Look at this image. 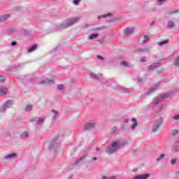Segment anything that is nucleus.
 I'll list each match as a JSON object with an SVG mask.
<instances>
[{"label":"nucleus","mask_w":179,"mask_h":179,"mask_svg":"<svg viewBox=\"0 0 179 179\" xmlns=\"http://www.w3.org/2000/svg\"><path fill=\"white\" fill-rule=\"evenodd\" d=\"M80 20V17H75L72 18L67 19L64 20L62 24L59 25H56L55 27V30L56 31H59L61 30H64V29H68V27H71L75 24V23H78Z\"/></svg>","instance_id":"1"},{"label":"nucleus","mask_w":179,"mask_h":179,"mask_svg":"<svg viewBox=\"0 0 179 179\" xmlns=\"http://www.w3.org/2000/svg\"><path fill=\"white\" fill-rule=\"evenodd\" d=\"M127 142L124 140H117L115 141H113L110 145H108V148L106 150V153H114L118 148H122L124 146Z\"/></svg>","instance_id":"2"},{"label":"nucleus","mask_w":179,"mask_h":179,"mask_svg":"<svg viewBox=\"0 0 179 179\" xmlns=\"http://www.w3.org/2000/svg\"><path fill=\"white\" fill-rule=\"evenodd\" d=\"M163 122H164L163 117H159L158 119H157L152 126V132H157V131L160 129V127L163 125Z\"/></svg>","instance_id":"3"},{"label":"nucleus","mask_w":179,"mask_h":179,"mask_svg":"<svg viewBox=\"0 0 179 179\" xmlns=\"http://www.w3.org/2000/svg\"><path fill=\"white\" fill-rule=\"evenodd\" d=\"M15 104V101L10 99L6 101L3 105L0 107V113H5L8 108H11L12 106Z\"/></svg>","instance_id":"4"},{"label":"nucleus","mask_w":179,"mask_h":179,"mask_svg":"<svg viewBox=\"0 0 179 179\" xmlns=\"http://www.w3.org/2000/svg\"><path fill=\"white\" fill-rule=\"evenodd\" d=\"M96 124L97 123L96 122L95 120H91L85 124V126L84 127L83 130V131H90V129H93V128H94V127H96Z\"/></svg>","instance_id":"5"},{"label":"nucleus","mask_w":179,"mask_h":179,"mask_svg":"<svg viewBox=\"0 0 179 179\" xmlns=\"http://www.w3.org/2000/svg\"><path fill=\"white\" fill-rule=\"evenodd\" d=\"M58 136H56L55 138L52 140V141L49 144L50 150H52V149H55L59 146V144L57 143V141H58Z\"/></svg>","instance_id":"6"},{"label":"nucleus","mask_w":179,"mask_h":179,"mask_svg":"<svg viewBox=\"0 0 179 179\" xmlns=\"http://www.w3.org/2000/svg\"><path fill=\"white\" fill-rule=\"evenodd\" d=\"M135 30H136L135 27H127L123 30V32H124V36H131V34H133V33L135 31Z\"/></svg>","instance_id":"7"},{"label":"nucleus","mask_w":179,"mask_h":179,"mask_svg":"<svg viewBox=\"0 0 179 179\" xmlns=\"http://www.w3.org/2000/svg\"><path fill=\"white\" fill-rule=\"evenodd\" d=\"M162 97L160 96H157L156 98H155L153 99V101H152V103H150V107L151 108H155V106H157V104H159V103H160V101H162Z\"/></svg>","instance_id":"8"},{"label":"nucleus","mask_w":179,"mask_h":179,"mask_svg":"<svg viewBox=\"0 0 179 179\" xmlns=\"http://www.w3.org/2000/svg\"><path fill=\"white\" fill-rule=\"evenodd\" d=\"M159 86H160L159 83L154 85L153 86L150 87L149 90H147V92H148L147 94H152V93H154V92H156V90H157L159 89Z\"/></svg>","instance_id":"9"},{"label":"nucleus","mask_w":179,"mask_h":179,"mask_svg":"<svg viewBox=\"0 0 179 179\" xmlns=\"http://www.w3.org/2000/svg\"><path fill=\"white\" fill-rule=\"evenodd\" d=\"M162 64L160 62H155L148 67V71H155L157 68H159Z\"/></svg>","instance_id":"10"},{"label":"nucleus","mask_w":179,"mask_h":179,"mask_svg":"<svg viewBox=\"0 0 179 179\" xmlns=\"http://www.w3.org/2000/svg\"><path fill=\"white\" fill-rule=\"evenodd\" d=\"M90 76H91V78L92 79H94V80H101H101H103V75H101V74L96 75L93 73H91L90 74Z\"/></svg>","instance_id":"11"},{"label":"nucleus","mask_w":179,"mask_h":179,"mask_svg":"<svg viewBox=\"0 0 179 179\" xmlns=\"http://www.w3.org/2000/svg\"><path fill=\"white\" fill-rule=\"evenodd\" d=\"M41 85H54L55 81L53 79L46 78L40 82Z\"/></svg>","instance_id":"12"},{"label":"nucleus","mask_w":179,"mask_h":179,"mask_svg":"<svg viewBox=\"0 0 179 179\" xmlns=\"http://www.w3.org/2000/svg\"><path fill=\"white\" fill-rule=\"evenodd\" d=\"M149 51H150V48H149L148 46H145L143 48H139L138 49V52H144L145 54L149 52Z\"/></svg>","instance_id":"13"},{"label":"nucleus","mask_w":179,"mask_h":179,"mask_svg":"<svg viewBox=\"0 0 179 179\" xmlns=\"http://www.w3.org/2000/svg\"><path fill=\"white\" fill-rule=\"evenodd\" d=\"M4 94H8V88L5 86L0 87V96H4Z\"/></svg>","instance_id":"14"},{"label":"nucleus","mask_w":179,"mask_h":179,"mask_svg":"<svg viewBox=\"0 0 179 179\" xmlns=\"http://www.w3.org/2000/svg\"><path fill=\"white\" fill-rule=\"evenodd\" d=\"M148 177H150V174L145 173V174H143V175L137 176L133 178V179H148Z\"/></svg>","instance_id":"15"},{"label":"nucleus","mask_w":179,"mask_h":179,"mask_svg":"<svg viewBox=\"0 0 179 179\" xmlns=\"http://www.w3.org/2000/svg\"><path fill=\"white\" fill-rule=\"evenodd\" d=\"M131 121H132V124L131 127V130L135 131V129H136V127H138V120L135 118H132Z\"/></svg>","instance_id":"16"},{"label":"nucleus","mask_w":179,"mask_h":179,"mask_svg":"<svg viewBox=\"0 0 179 179\" xmlns=\"http://www.w3.org/2000/svg\"><path fill=\"white\" fill-rule=\"evenodd\" d=\"M103 85H106V86H111V83H113V80H107L104 78H102L101 81Z\"/></svg>","instance_id":"17"},{"label":"nucleus","mask_w":179,"mask_h":179,"mask_svg":"<svg viewBox=\"0 0 179 179\" xmlns=\"http://www.w3.org/2000/svg\"><path fill=\"white\" fill-rule=\"evenodd\" d=\"M9 17H10V15H9V14L1 15L0 17V23L6 22V20L9 19Z\"/></svg>","instance_id":"18"},{"label":"nucleus","mask_w":179,"mask_h":179,"mask_svg":"<svg viewBox=\"0 0 179 179\" xmlns=\"http://www.w3.org/2000/svg\"><path fill=\"white\" fill-rule=\"evenodd\" d=\"M17 78L19 79V80L22 81H24V79H26L27 80H31V78H30V76H17Z\"/></svg>","instance_id":"19"},{"label":"nucleus","mask_w":179,"mask_h":179,"mask_svg":"<svg viewBox=\"0 0 179 179\" xmlns=\"http://www.w3.org/2000/svg\"><path fill=\"white\" fill-rule=\"evenodd\" d=\"M15 157H16V154L12 153V154L6 155L4 157V159H5V160H10L12 159H15Z\"/></svg>","instance_id":"20"},{"label":"nucleus","mask_w":179,"mask_h":179,"mask_svg":"<svg viewBox=\"0 0 179 179\" xmlns=\"http://www.w3.org/2000/svg\"><path fill=\"white\" fill-rule=\"evenodd\" d=\"M99 38V34L93 33L88 36V40H94Z\"/></svg>","instance_id":"21"},{"label":"nucleus","mask_w":179,"mask_h":179,"mask_svg":"<svg viewBox=\"0 0 179 179\" xmlns=\"http://www.w3.org/2000/svg\"><path fill=\"white\" fill-rule=\"evenodd\" d=\"M87 155L80 157L78 159H76L74 164H80V163H82L83 160H85V157H86Z\"/></svg>","instance_id":"22"},{"label":"nucleus","mask_w":179,"mask_h":179,"mask_svg":"<svg viewBox=\"0 0 179 179\" xmlns=\"http://www.w3.org/2000/svg\"><path fill=\"white\" fill-rule=\"evenodd\" d=\"M98 160H99V158L94 157L91 158V159L90 160V164L96 165V164H97Z\"/></svg>","instance_id":"23"},{"label":"nucleus","mask_w":179,"mask_h":179,"mask_svg":"<svg viewBox=\"0 0 179 179\" xmlns=\"http://www.w3.org/2000/svg\"><path fill=\"white\" fill-rule=\"evenodd\" d=\"M52 113H53V117L52 119L53 120H57L58 118V115H59V113H58V111L52 109Z\"/></svg>","instance_id":"24"},{"label":"nucleus","mask_w":179,"mask_h":179,"mask_svg":"<svg viewBox=\"0 0 179 179\" xmlns=\"http://www.w3.org/2000/svg\"><path fill=\"white\" fill-rule=\"evenodd\" d=\"M21 139H27L29 138V133L27 131H24L21 135H20Z\"/></svg>","instance_id":"25"},{"label":"nucleus","mask_w":179,"mask_h":179,"mask_svg":"<svg viewBox=\"0 0 179 179\" xmlns=\"http://www.w3.org/2000/svg\"><path fill=\"white\" fill-rule=\"evenodd\" d=\"M166 44H169V40L162 41L158 43L159 47H163V45H166Z\"/></svg>","instance_id":"26"},{"label":"nucleus","mask_w":179,"mask_h":179,"mask_svg":"<svg viewBox=\"0 0 179 179\" xmlns=\"http://www.w3.org/2000/svg\"><path fill=\"white\" fill-rule=\"evenodd\" d=\"M148 96H150V94H148V91H146L144 94L140 96L141 100H145L148 97Z\"/></svg>","instance_id":"27"},{"label":"nucleus","mask_w":179,"mask_h":179,"mask_svg":"<svg viewBox=\"0 0 179 179\" xmlns=\"http://www.w3.org/2000/svg\"><path fill=\"white\" fill-rule=\"evenodd\" d=\"M37 49V45H34L28 49V52H33Z\"/></svg>","instance_id":"28"},{"label":"nucleus","mask_w":179,"mask_h":179,"mask_svg":"<svg viewBox=\"0 0 179 179\" xmlns=\"http://www.w3.org/2000/svg\"><path fill=\"white\" fill-rule=\"evenodd\" d=\"M120 65H122V66H126V67H129L131 66V65H129V63H128V62L125 61V60H122L120 62Z\"/></svg>","instance_id":"29"},{"label":"nucleus","mask_w":179,"mask_h":179,"mask_svg":"<svg viewBox=\"0 0 179 179\" xmlns=\"http://www.w3.org/2000/svg\"><path fill=\"white\" fill-rule=\"evenodd\" d=\"M149 40H150V37L148 35H145L143 40V44H146Z\"/></svg>","instance_id":"30"},{"label":"nucleus","mask_w":179,"mask_h":179,"mask_svg":"<svg viewBox=\"0 0 179 179\" xmlns=\"http://www.w3.org/2000/svg\"><path fill=\"white\" fill-rule=\"evenodd\" d=\"M166 157V155L164 154H160L157 158H156V162H160L162 159H164Z\"/></svg>","instance_id":"31"},{"label":"nucleus","mask_w":179,"mask_h":179,"mask_svg":"<svg viewBox=\"0 0 179 179\" xmlns=\"http://www.w3.org/2000/svg\"><path fill=\"white\" fill-rule=\"evenodd\" d=\"M64 89H65V86L62 84H59L57 85V90L59 92H64Z\"/></svg>","instance_id":"32"},{"label":"nucleus","mask_w":179,"mask_h":179,"mask_svg":"<svg viewBox=\"0 0 179 179\" xmlns=\"http://www.w3.org/2000/svg\"><path fill=\"white\" fill-rule=\"evenodd\" d=\"M44 120H45L44 117H39L37 122H36L37 125L40 126L42 124H43L44 123Z\"/></svg>","instance_id":"33"},{"label":"nucleus","mask_w":179,"mask_h":179,"mask_svg":"<svg viewBox=\"0 0 179 179\" xmlns=\"http://www.w3.org/2000/svg\"><path fill=\"white\" fill-rule=\"evenodd\" d=\"M23 66H24V64H23L22 63H17V64H15V69H20V68H23Z\"/></svg>","instance_id":"34"},{"label":"nucleus","mask_w":179,"mask_h":179,"mask_svg":"<svg viewBox=\"0 0 179 179\" xmlns=\"http://www.w3.org/2000/svg\"><path fill=\"white\" fill-rule=\"evenodd\" d=\"M33 110V105H27L25 107V111L29 113V111H31Z\"/></svg>","instance_id":"35"},{"label":"nucleus","mask_w":179,"mask_h":179,"mask_svg":"<svg viewBox=\"0 0 179 179\" xmlns=\"http://www.w3.org/2000/svg\"><path fill=\"white\" fill-rule=\"evenodd\" d=\"M108 16H111V14L108 13V14H104L102 15H99L98 19H105L106 17H108Z\"/></svg>","instance_id":"36"},{"label":"nucleus","mask_w":179,"mask_h":179,"mask_svg":"<svg viewBox=\"0 0 179 179\" xmlns=\"http://www.w3.org/2000/svg\"><path fill=\"white\" fill-rule=\"evenodd\" d=\"M173 65H174V66H179V56H178V57L175 59V60H174V62H173Z\"/></svg>","instance_id":"37"},{"label":"nucleus","mask_w":179,"mask_h":179,"mask_svg":"<svg viewBox=\"0 0 179 179\" xmlns=\"http://www.w3.org/2000/svg\"><path fill=\"white\" fill-rule=\"evenodd\" d=\"M160 97H161L162 100H164L166 99H169V97H170V94H169V93L164 94Z\"/></svg>","instance_id":"38"},{"label":"nucleus","mask_w":179,"mask_h":179,"mask_svg":"<svg viewBox=\"0 0 179 179\" xmlns=\"http://www.w3.org/2000/svg\"><path fill=\"white\" fill-rule=\"evenodd\" d=\"M176 13H179V9H177V10H173L172 11H169L168 13L169 15H174Z\"/></svg>","instance_id":"39"},{"label":"nucleus","mask_w":179,"mask_h":179,"mask_svg":"<svg viewBox=\"0 0 179 179\" xmlns=\"http://www.w3.org/2000/svg\"><path fill=\"white\" fill-rule=\"evenodd\" d=\"M167 26L169 28L174 27V22L169 21L168 23H167Z\"/></svg>","instance_id":"40"},{"label":"nucleus","mask_w":179,"mask_h":179,"mask_svg":"<svg viewBox=\"0 0 179 179\" xmlns=\"http://www.w3.org/2000/svg\"><path fill=\"white\" fill-rule=\"evenodd\" d=\"M9 32L11 33V34H13V33H16V27H10L9 29Z\"/></svg>","instance_id":"41"},{"label":"nucleus","mask_w":179,"mask_h":179,"mask_svg":"<svg viewBox=\"0 0 179 179\" xmlns=\"http://www.w3.org/2000/svg\"><path fill=\"white\" fill-rule=\"evenodd\" d=\"M177 134H178V131H177V130H172V131L171 133V135L172 136H176V135H177Z\"/></svg>","instance_id":"42"},{"label":"nucleus","mask_w":179,"mask_h":179,"mask_svg":"<svg viewBox=\"0 0 179 179\" xmlns=\"http://www.w3.org/2000/svg\"><path fill=\"white\" fill-rule=\"evenodd\" d=\"M179 150V146L176 145L172 148V152H178Z\"/></svg>","instance_id":"43"},{"label":"nucleus","mask_w":179,"mask_h":179,"mask_svg":"<svg viewBox=\"0 0 179 179\" xmlns=\"http://www.w3.org/2000/svg\"><path fill=\"white\" fill-rule=\"evenodd\" d=\"M162 110H163V105H160L158 107V109L155 111V113H160V111H162Z\"/></svg>","instance_id":"44"},{"label":"nucleus","mask_w":179,"mask_h":179,"mask_svg":"<svg viewBox=\"0 0 179 179\" xmlns=\"http://www.w3.org/2000/svg\"><path fill=\"white\" fill-rule=\"evenodd\" d=\"M162 110H163V105H160L158 107V109L155 111V113H160V111H162Z\"/></svg>","instance_id":"45"},{"label":"nucleus","mask_w":179,"mask_h":179,"mask_svg":"<svg viewBox=\"0 0 179 179\" xmlns=\"http://www.w3.org/2000/svg\"><path fill=\"white\" fill-rule=\"evenodd\" d=\"M172 119L174 120L175 121H179V114L172 117Z\"/></svg>","instance_id":"46"},{"label":"nucleus","mask_w":179,"mask_h":179,"mask_svg":"<svg viewBox=\"0 0 179 179\" xmlns=\"http://www.w3.org/2000/svg\"><path fill=\"white\" fill-rule=\"evenodd\" d=\"M6 80V78L3 76H0V82H5Z\"/></svg>","instance_id":"47"},{"label":"nucleus","mask_w":179,"mask_h":179,"mask_svg":"<svg viewBox=\"0 0 179 179\" xmlns=\"http://www.w3.org/2000/svg\"><path fill=\"white\" fill-rule=\"evenodd\" d=\"M79 2H80V0H73V5H79Z\"/></svg>","instance_id":"48"},{"label":"nucleus","mask_w":179,"mask_h":179,"mask_svg":"<svg viewBox=\"0 0 179 179\" xmlns=\"http://www.w3.org/2000/svg\"><path fill=\"white\" fill-rule=\"evenodd\" d=\"M163 2H166V0H157V5H162Z\"/></svg>","instance_id":"49"},{"label":"nucleus","mask_w":179,"mask_h":179,"mask_svg":"<svg viewBox=\"0 0 179 179\" xmlns=\"http://www.w3.org/2000/svg\"><path fill=\"white\" fill-rule=\"evenodd\" d=\"M11 45L13 46V47H15V46H16V45H17V42H16V41H13V42H11Z\"/></svg>","instance_id":"50"},{"label":"nucleus","mask_w":179,"mask_h":179,"mask_svg":"<svg viewBox=\"0 0 179 179\" xmlns=\"http://www.w3.org/2000/svg\"><path fill=\"white\" fill-rule=\"evenodd\" d=\"M98 59H100L101 61H104V57L101 55H98L97 56Z\"/></svg>","instance_id":"51"},{"label":"nucleus","mask_w":179,"mask_h":179,"mask_svg":"<svg viewBox=\"0 0 179 179\" xmlns=\"http://www.w3.org/2000/svg\"><path fill=\"white\" fill-rule=\"evenodd\" d=\"M141 62H146L147 61V59L146 57H143L140 59Z\"/></svg>","instance_id":"52"},{"label":"nucleus","mask_w":179,"mask_h":179,"mask_svg":"<svg viewBox=\"0 0 179 179\" xmlns=\"http://www.w3.org/2000/svg\"><path fill=\"white\" fill-rule=\"evenodd\" d=\"M171 164H172V165L176 164V159H172V160L171 161Z\"/></svg>","instance_id":"53"},{"label":"nucleus","mask_w":179,"mask_h":179,"mask_svg":"<svg viewBox=\"0 0 179 179\" xmlns=\"http://www.w3.org/2000/svg\"><path fill=\"white\" fill-rule=\"evenodd\" d=\"M100 28H96V29H92V31H100Z\"/></svg>","instance_id":"54"},{"label":"nucleus","mask_w":179,"mask_h":179,"mask_svg":"<svg viewBox=\"0 0 179 179\" xmlns=\"http://www.w3.org/2000/svg\"><path fill=\"white\" fill-rule=\"evenodd\" d=\"M124 122L127 124V122H129V119H124Z\"/></svg>","instance_id":"55"},{"label":"nucleus","mask_w":179,"mask_h":179,"mask_svg":"<svg viewBox=\"0 0 179 179\" xmlns=\"http://www.w3.org/2000/svg\"><path fill=\"white\" fill-rule=\"evenodd\" d=\"M153 24H155V21H152V22L150 23V26H153Z\"/></svg>","instance_id":"56"},{"label":"nucleus","mask_w":179,"mask_h":179,"mask_svg":"<svg viewBox=\"0 0 179 179\" xmlns=\"http://www.w3.org/2000/svg\"><path fill=\"white\" fill-rule=\"evenodd\" d=\"M138 82H142V78H138Z\"/></svg>","instance_id":"57"},{"label":"nucleus","mask_w":179,"mask_h":179,"mask_svg":"<svg viewBox=\"0 0 179 179\" xmlns=\"http://www.w3.org/2000/svg\"><path fill=\"white\" fill-rule=\"evenodd\" d=\"M68 179H73V178L72 176H69Z\"/></svg>","instance_id":"58"},{"label":"nucleus","mask_w":179,"mask_h":179,"mask_svg":"<svg viewBox=\"0 0 179 179\" xmlns=\"http://www.w3.org/2000/svg\"><path fill=\"white\" fill-rule=\"evenodd\" d=\"M114 131H117V128L115 127V128H114Z\"/></svg>","instance_id":"59"},{"label":"nucleus","mask_w":179,"mask_h":179,"mask_svg":"<svg viewBox=\"0 0 179 179\" xmlns=\"http://www.w3.org/2000/svg\"><path fill=\"white\" fill-rule=\"evenodd\" d=\"M96 150H99V148H96Z\"/></svg>","instance_id":"60"},{"label":"nucleus","mask_w":179,"mask_h":179,"mask_svg":"<svg viewBox=\"0 0 179 179\" xmlns=\"http://www.w3.org/2000/svg\"><path fill=\"white\" fill-rule=\"evenodd\" d=\"M31 121H34V120H32Z\"/></svg>","instance_id":"61"}]
</instances>
